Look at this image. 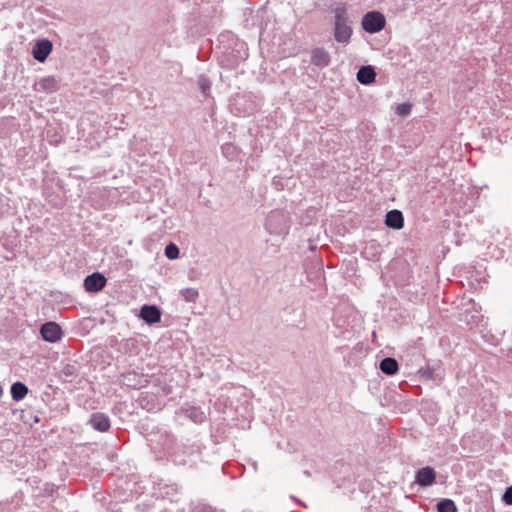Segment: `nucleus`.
<instances>
[{
  "instance_id": "nucleus-16",
  "label": "nucleus",
  "mask_w": 512,
  "mask_h": 512,
  "mask_svg": "<svg viewBox=\"0 0 512 512\" xmlns=\"http://www.w3.org/2000/svg\"><path fill=\"white\" fill-rule=\"evenodd\" d=\"M79 375L78 366L75 363H61L59 378L63 382H73Z\"/></svg>"
},
{
  "instance_id": "nucleus-32",
  "label": "nucleus",
  "mask_w": 512,
  "mask_h": 512,
  "mask_svg": "<svg viewBox=\"0 0 512 512\" xmlns=\"http://www.w3.org/2000/svg\"><path fill=\"white\" fill-rule=\"evenodd\" d=\"M502 501L506 505H512V485L509 486L508 488H506V490L502 496Z\"/></svg>"
},
{
  "instance_id": "nucleus-22",
  "label": "nucleus",
  "mask_w": 512,
  "mask_h": 512,
  "mask_svg": "<svg viewBox=\"0 0 512 512\" xmlns=\"http://www.w3.org/2000/svg\"><path fill=\"white\" fill-rule=\"evenodd\" d=\"M180 296L182 299L189 303H194L199 297V292L195 288H184L180 290Z\"/></svg>"
},
{
  "instance_id": "nucleus-6",
  "label": "nucleus",
  "mask_w": 512,
  "mask_h": 512,
  "mask_svg": "<svg viewBox=\"0 0 512 512\" xmlns=\"http://www.w3.org/2000/svg\"><path fill=\"white\" fill-rule=\"evenodd\" d=\"M176 415L178 417H185L196 424H201L206 419V414L204 410L200 406L192 405V404H184L177 411Z\"/></svg>"
},
{
  "instance_id": "nucleus-3",
  "label": "nucleus",
  "mask_w": 512,
  "mask_h": 512,
  "mask_svg": "<svg viewBox=\"0 0 512 512\" xmlns=\"http://www.w3.org/2000/svg\"><path fill=\"white\" fill-rule=\"evenodd\" d=\"M231 111L238 116H247L253 113L257 104L250 95L237 94L230 100Z\"/></svg>"
},
{
  "instance_id": "nucleus-7",
  "label": "nucleus",
  "mask_w": 512,
  "mask_h": 512,
  "mask_svg": "<svg viewBox=\"0 0 512 512\" xmlns=\"http://www.w3.org/2000/svg\"><path fill=\"white\" fill-rule=\"evenodd\" d=\"M107 284V278L100 272H94L85 277L83 286L87 292L97 293Z\"/></svg>"
},
{
  "instance_id": "nucleus-12",
  "label": "nucleus",
  "mask_w": 512,
  "mask_h": 512,
  "mask_svg": "<svg viewBox=\"0 0 512 512\" xmlns=\"http://www.w3.org/2000/svg\"><path fill=\"white\" fill-rule=\"evenodd\" d=\"M248 58V51L245 48V43L236 42L235 48L227 53V65L228 66H236L240 62L246 60Z\"/></svg>"
},
{
  "instance_id": "nucleus-30",
  "label": "nucleus",
  "mask_w": 512,
  "mask_h": 512,
  "mask_svg": "<svg viewBox=\"0 0 512 512\" xmlns=\"http://www.w3.org/2000/svg\"><path fill=\"white\" fill-rule=\"evenodd\" d=\"M164 490L165 491L163 492V494L165 496L169 497V499L171 501H177V499L174 498V495L177 494V488L176 487H174V486H166V487H164Z\"/></svg>"
},
{
  "instance_id": "nucleus-25",
  "label": "nucleus",
  "mask_w": 512,
  "mask_h": 512,
  "mask_svg": "<svg viewBox=\"0 0 512 512\" xmlns=\"http://www.w3.org/2000/svg\"><path fill=\"white\" fill-rule=\"evenodd\" d=\"M222 153L229 160H233L237 156V148L233 144L222 145Z\"/></svg>"
},
{
  "instance_id": "nucleus-27",
  "label": "nucleus",
  "mask_w": 512,
  "mask_h": 512,
  "mask_svg": "<svg viewBox=\"0 0 512 512\" xmlns=\"http://www.w3.org/2000/svg\"><path fill=\"white\" fill-rule=\"evenodd\" d=\"M198 85L204 94H207L211 88L210 80L204 75L198 78Z\"/></svg>"
},
{
  "instance_id": "nucleus-14",
  "label": "nucleus",
  "mask_w": 512,
  "mask_h": 512,
  "mask_svg": "<svg viewBox=\"0 0 512 512\" xmlns=\"http://www.w3.org/2000/svg\"><path fill=\"white\" fill-rule=\"evenodd\" d=\"M161 310L156 305H143L140 309L139 316L147 324H155L161 321Z\"/></svg>"
},
{
  "instance_id": "nucleus-11",
  "label": "nucleus",
  "mask_w": 512,
  "mask_h": 512,
  "mask_svg": "<svg viewBox=\"0 0 512 512\" xmlns=\"http://www.w3.org/2000/svg\"><path fill=\"white\" fill-rule=\"evenodd\" d=\"M436 481V472L434 468L430 466H426L420 468L415 473V483L421 487H428L435 483Z\"/></svg>"
},
{
  "instance_id": "nucleus-35",
  "label": "nucleus",
  "mask_w": 512,
  "mask_h": 512,
  "mask_svg": "<svg viewBox=\"0 0 512 512\" xmlns=\"http://www.w3.org/2000/svg\"><path fill=\"white\" fill-rule=\"evenodd\" d=\"M493 132H495V134H498L499 132V129H496V130H489V134L491 135V137L494 136ZM497 137H499V135H496Z\"/></svg>"
},
{
  "instance_id": "nucleus-10",
  "label": "nucleus",
  "mask_w": 512,
  "mask_h": 512,
  "mask_svg": "<svg viewBox=\"0 0 512 512\" xmlns=\"http://www.w3.org/2000/svg\"><path fill=\"white\" fill-rule=\"evenodd\" d=\"M88 424L94 430H96L98 432H102V433L109 431V429L111 427V422H110L109 416L102 412L92 413L88 420Z\"/></svg>"
},
{
  "instance_id": "nucleus-28",
  "label": "nucleus",
  "mask_w": 512,
  "mask_h": 512,
  "mask_svg": "<svg viewBox=\"0 0 512 512\" xmlns=\"http://www.w3.org/2000/svg\"><path fill=\"white\" fill-rule=\"evenodd\" d=\"M412 105L410 103H401L396 107V114L399 116H407L411 111Z\"/></svg>"
},
{
  "instance_id": "nucleus-13",
  "label": "nucleus",
  "mask_w": 512,
  "mask_h": 512,
  "mask_svg": "<svg viewBox=\"0 0 512 512\" xmlns=\"http://www.w3.org/2000/svg\"><path fill=\"white\" fill-rule=\"evenodd\" d=\"M52 43L48 39L38 40L32 50L34 59L44 62L52 51Z\"/></svg>"
},
{
  "instance_id": "nucleus-4",
  "label": "nucleus",
  "mask_w": 512,
  "mask_h": 512,
  "mask_svg": "<svg viewBox=\"0 0 512 512\" xmlns=\"http://www.w3.org/2000/svg\"><path fill=\"white\" fill-rule=\"evenodd\" d=\"M28 482L32 486V496L35 499L40 500L43 502L45 499L53 498L54 495L57 493V487L49 482H41L33 479H28Z\"/></svg>"
},
{
  "instance_id": "nucleus-33",
  "label": "nucleus",
  "mask_w": 512,
  "mask_h": 512,
  "mask_svg": "<svg viewBox=\"0 0 512 512\" xmlns=\"http://www.w3.org/2000/svg\"><path fill=\"white\" fill-rule=\"evenodd\" d=\"M433 372L434 370L430 367L421 368L419 370V373L427 379H431L433 377Z\"/></svg>"
},
{
  "instance_id": "nucleus-34",
  "label": "nucleus",
  "mask_w": 512,
  "mask_h": 512,
  "mask_svg": "<svg viewBox=\"0 0 512 512\" xmlns=\"http://www.w3.org/2000/svg\"><path fill=\"white\" fill-rule=\"evenodd\" d=\"M132 376H133V375H131V374H128V375H125V376H124V381H125V384H126V385L131 386V377H132Z\"/></svg>"
},
{
  "instance_id": "nucleus-9",
  "label": "nucleus",
  "mask_w": 512,
  "mask_h": 512,
  "mask_svg": "<svg viewBox=\"0 0 512 512\" xmlns=\"http://www.w3.org/2000/svg\"><path fill=\"white\" fill-rule=\"evenodd\" d=\"M42 338L50 343L58 342L62 337V330L59 324L50 321L44 323L40 328Z\"/></svg>"
},
{
  "instance_id": "nucleus-19",
  "label": "nucleus",
  "mask_w": 512,
  "mask_h": 512,
  "mask_svg": "<svg viewBox=\"0 0 512 512\" xmlns=\"http://www.w3.org/2000/svg\"><path fill=\"white\" fill-rule=\"evenodd\" d=\"M163 436L165 437V444H164L165 453L168 454L169 456H171L175 463L185 464L186 461L184 459H178L176 452L174 451V446H175V442H176L174 435H172L171 433L165 432Z\"/></svg>"
},
{
  "instance_id": "nucleus-26",
  "label": "nucleus",
  "mask_w": 512,
  "mask_h": 512,
  "mask_svg": "<svg viewBox=\"0 0 512 512\" xmlns=\"http://www.w3.org/2000/svg\"><path fill=\"white\" fill-rule=\"evenodd\" d=\"M201 444L198 442H193L190 445H183V453L187 455H194L201 452Z\"/></svg>"
},
{
  "instance_id": "nucleus-29",
  "label": "nucleus",
  "mask_w": 512,
  "mask_h": 512,
  "mask_svg": "<svg viewBox=\"0 0 512 512\" xmlns=\"http://www.w3.org/2000/svg\"><path fill=\"white\" fill-rule=\"evenodd\" d=\"M194 512H222V511H218L215 508H213L212 506L207 505V504H198L195 506Z\"/></svg>"
},
{
  "instance_id": "nucleus-31",
  "label": "nucleus",
  "mask_w": 512,
  "mask_h": 512,
  "mask_svg": "<svg viewBox=\"0 0 512 512\" xmlns=\"http://www.w3.org/2000/svg\"><path fill=\"white\" fill-rule=\"evenodd\" d=\"M164 490L165 491L163 492V494L165 496L169 497V499L171 501H177V499L174 498V495L177 494V488L176 487H174V486H166V487H164Z\"/></svg>"
},
{
  "instance_id": "nucleus-15",
  "label": "nucleus",
  "mask_w": 512,
  "mask_h": 512,
  "mask_svg": "<svg viewBox=\"0 0 512 512\" xmlns=\"http://www.w3.org/2000/svg\"><path fill=\"white\" fill-rule=\"evenodd\" d=\"M331 62L330 54L324 48H314L311 51V63L319 68L327 67Z\"/></svg>"
},
{
  "instance_id": "nucleus-18",
  "label": "nucleus",
  "mask_w": 512,
  "mask_h": 512,
  "mask_svg": "<svg viewBox=\"0 0 512 512\" xmlns=\"http://www.w3.org/2000/svg\"><path fill=\"white\" fill-rule=\"evenodd\" d=\"M376 72L370 65L361 66L357 72V80L363 85H369L375 81Z\"/></svg>"
},
{
  "instance_id": "nucleus-8",
  "label": "nucleus",
  "mask_w": 512,
  "mask_h": 512,
  "mask_svg": "<svg viewBox=\"0 0 512 512\" xmlns=\"http://www.w3.org/2000/svg\"><path fill=\"white\" fill-rule=\"evenodd\" d=\"M60 88V79H58L55 76H45L37 80L34 85L33 89L36 92H43V93H53L59 90Z\"/></svg>"
},
{
  "instance_id": "nucleus-21",
  "label": "nucleus",
  "mask_w": 512,
  "mask_h": 512,
  "mask_svg": "<svg viewBox=\"0 0 512 512\" xmlns=\"http://www.w3.org/2000/svg\"><path fill=\"white\" fill-rule=\"evenodd\" d=\"M28 391V387L20 381L13 383L10 389L12 399L17 402L23 400Z\"/></svg>"
},
{
  "instance_id": "nucleus-1",
  "label": "nucleus",
  "mask_w": 512,
  "mask_h": 512,
  "mask_svg": "<svg viewBox=\"0 0 512 512\" xmlns=\"http://www.w3.org/2000/svg\"><path fill=\"white\" fill-rule=\"evenodd\" d=\"M333 26V34L336 42L343 46L348 45L350 43L353 30L351 27V20L345 6L340 5L334 9Z\"/></svg>"
},
{
  "instance_id": "nucleus-2",
  "label": "nucleus",
  "mask_w": 512,
  "mask_h": 512,
  "mask_svg": "<svg viewBox=\"0 0 512 512\" xmlns=\"http://www.w3.org/2000/svg\"><path fill=\"white\" fill-rule=\"evenodd\" d=\"M265 226L270 234L285 237L289 233L290 221L285 212L274 210L269 213Z\"/></svg>"
},
{
  "instance_id": "nucleus-17",
  "label": "nucleus",
  "mask_w": 512,
  "mask_h": 512,
  "mask_svg": "<svg viewBox=\"0 0 512 512\" xmlns=\"http://www.w3.org/2000/svg\"><path fill=\"white\" fill-rule=\"evenodd\" d=\"M385 224L387 227L399 230L404 226V217L400 210L393 209L386 213Z\"/></svg>"
},
{
  "instance_id": "nucleus-24",
  "label": "nucleus",
  "mask_w": 512,
  "mask_h": 512,
  "mask_svg": "<svg viewBox=\"0 0 512 512\" xmlns=\"http://www.w3.org/2000/svg\"><path fill=\"white\" fill-rule=\"evenodd\" d=\"M179 252L178 246L174 243H169L165 247V256L170 260L177 259L179 257Z\"/></svg>"
},
{
  "instance_id": "nucleus-20",
  "label": "nucleus",
  "mask_w": 512,
  "mask_h": 512,
  "mask_svg": "<svg viewBox=\"0 0 512 512\" xmlns=\"http://www.w3.org/2000/svg\"><path fill=\"white\" fill-rule=\"evenodd\" d=\"M379 369L382 373L393 376L397 374L399 370V364L397 360L393 357H385L379 363Z\"/></svg>"
},
{
  "instance_id": "nucleus-23",
  "label": "nucleus",
  "mask_w": 512,
  "mask_h": 512,
  "mask_svg": "<svg viewBox=\"0 0 512 512\" xmlns=\"http://www.w3.org/2000/svg\"><path fill=\"white\" fill-rule=\"evenodd\" d=\"M437 512H457V507L453 500L445 498L437 503Z\"/></svg>"
},
{
  "instance_id": "nucleus-5",
  "label": "nucleus",
  "mask_w": 512,
  "mask_h": 512,
  "mask_svg": "<svg viewBox=\"0 0 512 512\" xmlns=\"http://www.w3.org/2000/svg\"><path fill=\"white\" fill-rule=\"evenodd\" d=\"M386 20L383 14L377 11L366 13L362 18V28L371 34L378 33L385 26Z\"/></svg>"
},
{
  "instance_id": "nucleus-36",
  "label": "nucleus",
  "mask_w": 512,
  "mask_h": 512,
  "mask_svg": "<svg viewBox=\"0 0 512 512\" xmlns=\"http://www.w3.org/2000/svg\"><path fill=\"white\" fill-rule=\"evenodd\" d=\"M304 474L309 477L310 476V472L309 471H304Z\"/></svg>"
}]
</instances>
